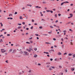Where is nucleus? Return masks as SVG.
Here are the masks:
<instances>
[{"label": "nucleus", "instance_id": "nucleus-1", "mask_svg": "<svg viewBox=\"0 0 75 75\" xmlns=\"http://www.w3.org/2000/svg\"><path fill=\"white\" fill-rule=\"evenodd\" d=\"M64 3H69V2L67 1H66V2H64L63 3H62L61 4V6H62Z\"/></svg>", "mask_w": 75, "mask_h": 75}, {"label": "nucleus", "instance_id": "nucleus-2", "mask_svg": "<svg viewBox=\"0 0 75 75\" xmlns=\"http://www.w3.org/2000/svg\"><path fill=\"white\" fill-rule=\"evenodd\" d=\"M17 52V50H13V51L12 52V53H13V54H14V53H15V52Z\"/></svg>", "mask_w": 75, "mask_h": 75}, {"label": "nucleus", "instance_id": "nucleus-3", "mask_svg": "<svg viewBox=\"0 0 75 75\" xmlns=\"http://www.w3.org/2000/svg\"><path fill=\"white\" fill-rule=\"evenodd\" d=\"M26 50L27 51H28L29 52H31V50H32V51H33V49H31V50L27 49Z\"/></svg>", "mask_w": 75, "mask_h": 75}, {"label": "nucleus", "instance_id": "nucleus-4", "mask_svg": "<svg viewBox=\"0 0 75 75\" xmlns=\"http://www.w3.org/2000/svg\"><path fill=\"white\" fill-rule=\"evenodd\" d=\"M24 53H25V55H28L29 54L28 53V52H24Z\"/></svg>", "mask_w": 75, "mask_h": 75}, {"label": "nucleus", "instance_id": "nucleus-5", "mask_svg": "<svg viewBox=\"0 0 75 75\" xmlns=\"http://www.w3.org/2000/svg\"><path fill=\"white\" fill-rule=\"evenodd\" d=\"M71 71H74V70H75V68H74V67L71 68Z\"/></svg>", "mask_w": 75, "mask_h": 75}, {"label": "nucleus", "instance_id": "nucleus-6", "mask_svg": "<svg viewBox=\"0 0 75 75\" xmlns=\"http://www.w3.org/2000/svg\"><path fill=\"white\" fill-rule=\"evenodd\" d=\"M4 49H1V52H2L3 53H4Z\"/></svg>", "mask_w": 75, "mask_h": 75}, {"label": "nucleus", "instance_id": "nucleus-7", "mask_svg": "<svg viewBox=\"0 0 75 75\" xmlns=\"http://www.w3.org/2000/svg\"><path fill=\"white\" fill-rule=\"evenodd\" d=\"M27 6H30V7H31L32 6L31 4H27Z\"/></svg>", "mask_w": 75, "mask_h": 75}, {"label": "nucleus", "instance_id": "nucleus-8", "mask_svg": "<svg viewBox=\"0 0 75 75\" xmlns=\"http://www.w3.org/2000/svg\"><path fill=\"white\" fill-rule=\"evenodd\" d=\"M58 55H61V53L60 52H59L57 53Z\"/></svg>", "mask_w": 75, "mask_h": 75}, {"label": "nucleus", "instance_id": "nucleus-9", "mask_svg": "<svg viewBox=\"0 0 75 75\" xmlns=\"http://www.w3.org/2000/svg\"><path fill=\"white\" fill-rule=\"evenodd\" d=\"M63 32L64 33V35H65L66 34V30H64Z\"/></svg>", "mask_w": 75, "mask_h": 75}, {"label": "nucleus", "instance_id": "nucleus-10", "mask_svg": "<svg viewBox=\"0 0 75 75\" xmlns=\"http://www.w3.org/2000/svg\"><path fill=\"white\" fill-rule=\"evenodd\" d=\"M8 20H9V19H11V20H13V18H8Z\"/></svg>", "mask_w": 75, "mask_h": 75}, {"label": "nucleus", "instance_id": "nucleus-11", "mask_svg": "<svg viewBox=\"0 0 75 75\" xmlns=\"http://www.w3.org/2000/svg\"><path fill=\"white\" fill-rule=\"evenodd\" d=\"M48 33L49 34H52V31H51V32H49Z\"/></svg>", "mask_w": 75, "mask_h": 75}, {"label": "nucleus", "instance_id": "nucleus-12", "mask_svg": "<svg viewBox=\"0 0 75 75\" xmlns=\"http://www.w3.org/2000/svg\"><path fill=\"white\" fill-rule=\"evenodd\" d=\"M73 17V16H70L68 17V18H71V17Z\"/></svg>", "mask_w": 75, "mask_h": 75}, {"label": "nucleus", "instance_id": "nucleus-13", "mask_svg": "<svg viewBox=\"0 0 75 75\" xmlns=\"http://www.w3.org/2000/svg\"><path fill=\"white\" fill-rule=\"evenodd\" d=\"M37 57V54L35 55L34 56V57H35V58H36Z\"/></svg>", "mask_w": 75, "mask_h": 75}, {"label": "nucleus", "instance_id": "nucleus-14", "mask_svg": "<svg viewBox=\"0 0 75 75\" xmlns=\"http://www.w3.org/2000/svg\"><path fill=\"white\" fill-rule=\"evenodd\" d=\"M20 19L21 20V19H22V20H23V18H22V16H20Z\"/></svg>", "mask_w": 75, "mask_h": 75}, {"label": "nucleus", "instance_id": "nucleus-15", "mask_svg": "<svg viewBox=\"0 0 75 75\" xmlns=\"http://www.w3.org/2000/svg\"><path fill=\"white\" fill-rule=\"evenodd\" d=\"M50 67V66L49 65H47V66H46L47 67L49 68Z\"/></svg>", "mask_w": 75, "mask_h": 75}, {"label": "nucleus", "instance_id": "nucleus-16", "mask_svg": "<svg viewBox=\"0 0 75 75\" xmlns=\"http://www.w3.org/2000/svg\"><path fill=\"white\" fill-rule=\"evenodd\" d=\"M52 68H53V69H55V67L54 66H52L51 67Z\"/></svg>", "mask_w": 75, "mask_h": 75}, {"label": "nucleus", "instance_id": "nucleus-17", "mask_svg": "<svg viewBox=\"0 0 75 75\" xmlns=\"http://www.w3.org/2000/svg\"><path fill=\"white\" fill-rule=\"evenodd\" d=\"M46 3L47 2H46L45 1L43 2V4H46Z\"/></svg>", "mask_w": 75, "mask_h": 75}, {"label": "nucleus", "instance_id": "nucleus-18", "mask_svg": "<svg viewBox=\"0 0 75 75\" xmlns=\"http://www.w3.org/2000/svg\"><path fill=\"white\" fill-rule=\"evenodd\" d=\"M21 28V26H19L18 27V29H20V28Z\"/></svg>", "mask_w": 75, "mask_h": 75}, {"label": "nucleus", "instance_id": "nucleus-19", "mask_svg": "<svg viewBox=\"0 0 75 75\" xmlns=\"http://www.w3.org/2000/svg\"><path fill=\"white\" fill-rule=\"evenodd\" d=\"M69 56H71L72 55V54L71 53H69V54H68Z\"/></svg>", "mask_w": 75, "mask_h": 75}, {"label": "nucleus", "instance_id": "nucleus-20", "mask_svg": "<svg viewBox=\"0 0 75 75\" xmlns=\"http://www.w3.org/2000/svg\"><path fill=\"white\" fill-rule=\"evenodd\" d=\"M12 50H13V49H10L9 50V52H11L12 51Z\"/></svg>", "mask_w": 75, "mask_h": 75}, {"label": "nucleus", "instance_id": "nucleus-21", "mask_svg": "<svg viewBox=\"0 0 75 75\" xmlns=\"http://www.w3.org/2000/svg\"><path fill=\"white\" fill-rule=\"evenodd\" d=\"M69 31H71V32H73V30H72L71 29H69Z\"/></svg>", "mask_w": 75, "mask_h": 75}, {"label": "nucleus", "instance_id": "nucleus-22", "mask_svg": "<svg viewBox=\"0 0 75 75\" xmlns=\"http://www.w3.org/2000/svg\"><path fill=\"white\" fill-rule=\"evenodd\" d=\"M30 29L31 30H33V26H32L31 28H30Z\"/></svg>", "mask_w": 75, "mask_h": 75}, {"label": "nucleus", "instance_id": "nucleus-23", "mask_svg": "<svg viewBox=\"0 0 75 75\" xmlns=\"http://www.w3.org/2000/svg\"><path fill=\"white\" fill-rule=\"evenodd\" d=\"M39 28H40V29H42V26H40L39 27Z\"/></svg>", "mask_w": 75, "mask_h": 75}, {"label": "nucleus", "instance_id": "nucleus-24", "mask_svg": "<svg viewBox=\"0 0 75 75\" xmlns=\"http://www.w3.org/2000/svg\"><path fill=\"white\" fill-rule=\"evenodd\" d=\"M59 67L60 68H62V66H59Z\"/></svg>", "mask_w": 75, "mask_h": 75}, {"label": "nucleus", "instance_id": "nucleus-25", "mask_svg": "<svg viewBox=\"0 0 75 75\" xmlns=\"http://www.w3.org/2000/svg\"><path fill=\"white\" fill-rule=\"evenodd\" d=\"M46 64H47V65H49V64H50V63H49V62H47V63H46Z\"/></svg>", "mask_w": 75, "mask_h": 75}, {"label": "nucleus", "instance_id": "nucleus-26", "mask_svg": "<svg viewBox=\"0 0 75 75\" xmlns=\"http://www.w3.org/2000/svg\"><path fill=\"white\" fill-rule=\"evenodd\" d=\"M50 28H54V27L53 26H52L51 25L50 26Z\"/></svg>", "mask_w": 75, "mask_h": 75}, {"label": "nucleus", "instance_id": "nucleus-27", "mask_svg": "<svg viewBox=\"0 0 75 75\" xmlns=\"http://www.w3.org/2000/svg\"><path fill=\"white\" fill-rule=\"evenodd\" d=\"M49 70L50 71H52V69L51 68H49Z\"/></svg>", "mask_w": 75, "mask_h": 75}, {"label": "nucleus", "instance_id": "nucleus-28", "mask_svg": "<svg viewBox=\"0 0 75 75\" xmlns=\"http://www.w3.org/2000/svg\"><path fill=\"white\" fill-rule=\"evenodd\" d=\"M63 75V73H60L59 75Z\"/></svg>", "mask_w": 75, "mask_h": 75}, {"label": "nucleus", "instance_id": "nucleus-29", "mask_svg": "<svg viewBox=\"0 0 75 75\" xmlns=\"http://www.w3.org/2000/svg\"><path fill=\"white\" fill-rule=\"evenodd\" d=\"M22 74V73L21 72H19V75H21Z\"/></svg>", "mask_w": 75, "mask_h": 75}, {"label": "nucleus", "instance_id": "nucleus-30", "mask_svg": "<svg viewBox=\"0 0 75 75\" xmlns=\"http://www.w3.org/2000/svg\"><path fill=\"white\" fill-rule=\"evenodd\" d=\"M34 50H35V51H37V48H35L34 49Z\"/></svg>", "mask_w": 75, "mask_h": 75}, {"label": "nucleus", "instance_id": "nucleus-31", "mask_svg": "<svg viewBox=\"0 0 75 75\" xmlns=\"http://www.w3.org/2000/svg\"><path fill=\"white\" fill-rule=\"evenodd\" d=\"M46 11L47 12H50V11L49 10H46Z\"/></svg>", "mask_w": 75, "mask_h": 75}, {"label": "nucleus", "instance_id": "nucleus-32", "mask_svg": "<svg viewBox=\"0 0 75 75\" xmlns=\"http://www.w3.org/2000/svg\"><path fill=\"white\" fill-rule=\"evenodd\" d=\"M61 40H62V41L63 42V41H64V39H63V38H62Z\"/></svg>", "mask_w": 75, "mask_h": 75}, {"label": "nucleus", "instance_id": "nucleus-33", "mask_svg": "<svg viewBox=\"0 0 75 75\" xmlns=\"http://www.w3.org/2000/svg\"><path fill=\"white\" fill-rule=\"evenodd\" d=\"M0 24H1V27H3V24H2V23H0Z\"/></svg>", "mask_w": 75, "mask_h": 75}, {"label": "nucleus", "instance_id": "nucleus-34", "mask_svg": "<svg viewBox=\"0 0 75 75\" xmlns=\"http://www.w3.org/2000/svg\"><path fill=\"white\" fill-rule=\"evenodd\" d=\"M50 11L51 13H53V11Z\"/></svg>", "mask_w": 75, "mask_h": 75}, {"label": "nucleus", "instance_id": "nucleus-35", "mask_svg": "<svg viewBox=\"0 0 75 75\" xmlns=\"http://www.w3.org/2000/svg\"><path fill=\"white\" fill-rule=\"evenodd\" d=\"M32 71V70H30L29 71H28V72H29L30 73H31V72Z\"/></svg>", "mask_w": 75, "mask_h": 75}, {"label": "nucleus", "instance_id": "nucleus-36", "mask_svg": "<svg viewBox=\"0 0 75 75\" xmlns=\"http://www.w3.org/2000/svg\"><path fill=\"white\" fill-rule=\"evenodd\" d=\"M17 14V12H16L14 13L15 15Z\"/></svg>", "mask_w": 75, "mask_h": 75}, {"label": "nucleus", "instance_id": "nucleus-37", "mask_svg": "<svg viewBox=\"0 0 75 75\" xmlns=\"http://www.w3.org/2000/svg\"><path fill=\"white\" fill-rule=\"evenodd\" d=\"M29 40H32V39H33V38H29Z\"/></svg>", "mask_w": 75, "mask_h": 75}, {"label": "nucleus", "instance_id": "nucleus-38", "mask_svg": "<svg viewBox=\"0 0 75 75\" xmlns=\"http://www.w3.org/2000/svg\"><path fill=\"white\" fill-rule=\"evenodd\" d=\"M35 7H36V8H39V6H35Z\"/></svg>", "mask_w": 75, "mask_h": 75}, {"label": "nucleus", "instance_id": "nucleus-39", "mask_svg": "<svg viewBox=\"0 0 75 75\" xmlns=\"http://www.w3.org/2000/svg\"><path fill=\"white\" fill-rule=\"evenodd\" d=\"M45 44H51V43L49 42H46Z\"/></svg>", "mask_w": 75, "mask_h": 75}, {"label": "nucleus", "instance_id": "nucleus-40", "mask_svg": "<svg viewBox=\"0 0 75 75\" xmlns=\"http://www.w3.org/2000/svg\"><path fill=\"white\" fill-rule=\"evenodd\" d=\"M18 25H21V23H18Z\"/></svg>", "mask_w": 75, "mask_h": 75}, {"label": "nucleus", "instance_id": "nucleus-41", "mask_svg": "<svg viewBox=\"0 0 75 75\" xmlns=\"http://www.w3.org/2000/svg\"><path fill=\"white\" fill-rule=\"evenodd\" d=\"M55 17H57V14H55Z\"/></svg>", "mask_w": 75, "mask_h": 75}, {"label": "nucleus", "instance_id": "nucleus-42", "mask_svg": "<svg viewBox=\"0 0 75 75\" xmlns=\"http://www.w3.org/2000/svg\"><path fill=\"white\" fill-rule=\"evenodd\" d=\"M26 44H30V42H26Z\"/></svg>", "mask_w": 75, "mask_h": 75}, {"label": "nucleus", "instance_id": "nucleus-43", "mask_svg": "<svg viewBox=\"0 0 75 75\" xmlns=\"http://www.w3.org/2000/svg\"><path fill=\"white\" fill-rule=\"evenodd\" d=\"M35 35H36V36H38L39 35L38 34H35Z\"/></svg>", "mask_w": 75, "mask_h": 75}, {"label": "nucleus", "instance_id": "nucleus-44", "mask_svg": "<svg viewBox=\"0 0 75 75\" xmlns=\"http://www.w3.org/2000/svg\"><path fill=\"white\" fill-rule=\"evenodd\" d=\"M22 24H23L24 25V24H25V22H22Z\"/></svg>", "mask_w": 75, "mask_h": 75}, {"label": "nucleus", "instance_id": "nucleus-45", "mask_svg": "<svg viewBox=\"0 0 75 75\" xmlns=\"http://www.w3.org/2000/svg\"><path fill=\"white\" fill-rule=\"evenodd\" d=\"M42 21H45V19H42Z\"/></svg>", "mask_w": 75, "mask_h": 75}, {"label": "nucleus", "instance_id": "nucleus-46", "mask_svg": "<svg viewBox=\"0 0 75 75\" xmlns=\"http://www.w3.org/2000/svg\"><path fill=\"white\" fill-rule=\"evenodd\" d=\"M30 43H33V41H31V40H30Z\"/></svg>", "mask_w": 75, "mask_h": 75}, {"label": "nucleus", "instance_id": "nucleus-47", "mask_svg": "<svg viewBox=\"0 0 75 75\" xmlns=\"http://www.w3.org/2000/svg\"><path fill=\"white\" fill-rule=\"evenodd\" d=\"M58 16H61V15L59 13L58 14Z\"/></svg>", "mask_w": 75, "mask_h": 75}, {"label": "nucleus", "instance_id": "nucleus-48", "mask_svg": "<svg viewBox=\"0 0 75 75\" xmlns=\"http://www.w3.org/2000/svg\"><path fill=\"white\" fill-rule=\"evenodd\" d=\"M53 40H54V41H55L56 40V39L55 38H54L53 39Z\"/></svg>", "mask_w": 75, "mask_h": 75}, {"label": "nucleus", "instance_id": "nucleus-49", "mask_svg": "<svg viewBox=\"0 0 75 75\" xmlns=\"http://www.w3.org/2000/svg\"><path fill=\"white\" fill-rule=\"evenodd\" d=\"M26 29L27 30H29V28H26Z\"/></svg>", "mask_w": 75, "mask_h": 75}, {"label": "nucleus", "instance_id": "nucleus-50", "mask_svg": "<svg viewBox=\"0 0 75 75\" xmlns=\"http://www.w3.org/2000/svg\"><path fill=\"white\" fill-rule=\"evenodd\" d=\"M70 16H73V15H72V13H70Z\"/></svg>", "mask_w": 75, "mask_h": 75}, {"label": "nucleus", "instance_id": "nucleus-51", "mask_svg": "<svg viewBox=\"0 0 75 75\" xmlns=\"http://www.w3.org/2000/svg\"><path fill=\"white\" fill-rule=\"evenodd\" d=\"M73 56V57H75V54H74Z\"/></svg>", "mask_w": 75, "mask_h": 75}, {"label": "nucleus", "instance_id": "nucleus-52", "mask_svg": "<svg viewBox=\"0 0 75 75\" xmlns=\"http://www.w3.org/2000/svg\"><path fill=\"white\" fill-rule=\"evenodd\" d=\"M53 60V59H50V60L51 61H52Z\"/></svg>", "mask_w": 75, "mask_h": 75}, {"label": "nucleus", "instance_id": "nucleus-53", "mask_svg": "<svg viewBox=\"0 0 75 75\" xmlns=\"http://www.w3.org/2000/svg\"><path fill=\"white\" fill-rule=\"evenodd\" d=\"M47 57H50V55L49 54H47Z\"/></svg>", "mask_w": 75, "mask_h": 75}, {"label": "nucleus", "instance_id": "nucleus-54", "mask_svg": "<svg viewBox=\"0 0 75 75\" xmlns=\"http://www.w3.org/2000/svg\"><path fill=\"white\" fill-rule=\"evenodd\" d=\"M32 22H34V20L33 19H32Z\"/></svg>", "mask_w": 75, "mask_h": 75}, {"label": "nucleus", "instance_id": "nucleus-55", "mask_svg": "<svg viewBox=\"0 0 75 75\" xmlns=\"http://www.w3.org/2000/svg\"><path fill=\"white\" fill-rule=\"evenodd\" d=\"M53 11H55L56 10V9L54 8L53 9Z\"/></svg>", "mask_w": 75, "mask_h": 75}, {"label": "nucleus", "instance_id": "nucleus-56", "mask_svg": "<svg viewBox=\"0 0 75 75\" xmlns=\"http://www.w3.org/2000/svg\"><path fill=\"white\" fill-rule=\"evenodd\" d=\"M10 35L9 34H8L7 35V36H10Z\"/></svg>", "mask_w": 75, "mask_h": 75}, {"label": "nucleus", "instance_id": "nucleus-57", "mask_svg": "<svg viewBox=\"0 0 75 75\" xmlns=\"http://www.w3.org/2000/svg\"><path fill=\"white\" fill-rule=\"evenodd\" d=\"M67 53H65L64 54V55H67Z\"/></svg>", "mask_w": 75, "mask_h": 75}, {"label": "nucleus", "instance_id": "nucleus-58", "mask_svg": "<svg viewBox=\"0 0 75 75\" xmlns=\"http://www.w3.org/2000/svg\"><path fill=\"white\" fill-rule=\"evenodd\" d=\"M49 52L50 53H51V50H50L49 51Z\"/></svg>", "mask_w": 75, "mask_h": 75}, {"label": "nucleus", "instance_id": "nucleus-59", "mask_svg": "<svg viewBox=\"0 0 75 75\" xmlns=\"http://www.w3.org/2000/svg\"><path fill=\"white\" fill-rule=\"evenodd\" d=\"M70 6H73V4H70Z\"/></svg>", "mask_w": 75, "mask_h": 75}, {"label": "nucleus", "instance_id": "nucleus-60", "mask_svg": "<svg viewBox=\"0 0 75 75\" xmlns=\"http://www.w3.org/2000/svg\"><path fill=\"white\" fill-rule=\"evenodd\" d=\"M23 51H21V54H23Z\"/></svg>", "mask_w": 75, "mask_h": 75}, {"label": "nucleus", "instance_id": "nucleus-61", "mask_svg": "<svg viewBox=\"0 0 75 75\" xmlns=\"http://www.w3.org/2000/svg\"><path fill=\"white\" fill-rule=\"evenodd\" d=\"M6 62V63H8V61L6 60L5 61Z\"/></svg>", "mask_w": 75, "mask_h": 75}, {"label": "nucleus", "instance_id": "nucleus-62", "mask_svg": "<svg viewBox=\"0 0 75 75\" xmlns=\"http://www.w3.org/2000/svg\"><path fill=\"white\" fill-rule=\"evenodd\" d=\"M68 59H71V57H68Z\"/></svg>", "mask_w": 75, "mask_h": 75}, {"label": "nucleus", "instance_id": "nucleus-63", "mask_svg": "<svg viewBox=\"0 0 75 75\" xmlns=\"http://www.w3.org/2000/svg\"><path fill=\"white\" fill-rule=\"evenodd\" d=\"M58 21V20H57L55 21V23H57Z\"/></svg>", "mask_w": 75, "mask_h": 75}, {"label": "nucleus", "instance_id": "nucleus-64", "mask_svg": "<svg viewBox=\"0 0 75 75\" xmlns=\"http://www.w3.org/2000/svg\"><path fill=\"white\" fill-rule=\"evenodd\" d=\"M62 48H64V45H62Z\"/></svg>", "mask_w": 75, "mask_h": 75}]
</instances>
